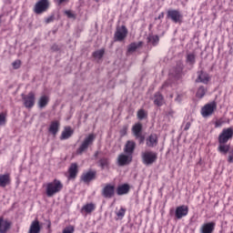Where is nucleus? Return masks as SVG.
Returning a JSON list of instances; mask_svg holds the SVG:
<instances>
[{"instance_id": "1", "label": "nucleus", "mask_w": 233, "mask_h": 233, "mask_svg": "<svg viewBox=\"0 0 233 233\" xmlns=\"http://www.w3.org/2000/svg\"><path fill=\"white\" fill-rule=\"evenodd\" d=\"M63 190V183L60 180L55 179L46 185V194L47 198H53L56 194H59Z\"/></svg>"}, {"instance_id": "2", "label": "nucleus", "mask_w": 233, "mask_h": 233, "mask_svg": "<svg viewBox=\"0 0 233 233\" xmlns=\"http://www.w3.org/2000/svg\"><path fill=\"white\" fill-rule=\"evenodd\" d=\"M94 141H96V135L89 134L81 143L79 147L76 149V154L81 156L83 152H86L88 150V147H91V145H94Z\"/></svg>"}, {"instance_id": "3", "label": "nucleus", "mask_w": 233, "mask_h": 233, "mask_svg": "<svg viewBox=\"0 0 233 233\" xmlns=\"http://www.w3.org/2000/svg\"><path fill=\"white\" fill-rule=\"evenodd\" d=\"M142 163L146 165V167H149V165H154L157 161V153L154 151H145L141 154Z\"/></svg>"}, {"instance_id": "4", "label": "nucleus", "mask_w": 233, "mask_h": 233, "mask_svg": "<svg viewBox=\"0 0 233 233\" xmlns=\"http://www.w3.org/2000/svg\"><path fill=\"white\" fill-rule=\"evenodd\" d=\"M218 109V104L213 101L206 104L200 110L202 117H210L214 112Z\"/></svg>"}, {"instance_id": "5", "label": "nucleus", "mask_w": 233, "mask_h": 233, "mask_svg": "<svg viewBox=\"0 0 233 233\" xmlns=\"http://www.w3.org/2000/svg\"><path fill=\"white\" fill-rule=\"evenodd\" d=\"M233 137V127L224 128L218 135V143H228Z\"/></svg>"}, {"instance_id": "6", "label": "nucleus", "mask_w": 233, "mask_h": 233, "mask_svg": "<svg viewBox=\"0 0 233 233\" xmlns=\"http://www.w3.org/2000/svg\"><path fill=\"white\" fill-rule=\"evenodd\" d=\"M103 198L106 199H112L116 196V186L112 184H106L101 192Z\"/></svg>"}, {"instance_id": "7", "label": "nucleus", "mask_w": 233, "mask_h": 233, "mask_svg": "<svg viewBox=\"0 0 233 233\" xmlns=\"http://www.w3.org/2000/svg\"><path fill=\"white\" fill-rule=\"evenodd\" d=\"M22 99L25 108H33L35 105V95L33 92L28 93V95H22Z\"/></svg>"}, {"instance_id": "8", "label": "nucleus", "mask_w": 233, "mask_h": 233, "mask_svg": "<svg viewBox=\"0 0 233 233\" xmlns=\"http://www.w3.org/2000/svg\"><path fill=\"white\" fill-rule=\"evenodd\" d=\"M127 35H128V29H127V26L122 25L121 27L116 28L114 39L115 41L121 42L126 39Z\"/></svg>"}, {"instance_id": "9", "label": "nucleus", "mask_w": 233, "mask_h": 233, "mask_svg": "<svg viewBox=\"0 0 233 233\" xmlns=\"http://www.w3.org/2000/svg\"><path fill=\"white\" fill-rule=\"evenodd\" d=\"M132 156L128 154L122 153L117 157V166L118 167H127L132 163Z\"/></svg>"}, {"instance_id": "10", "label": "nucleus", "mask_w": 233, "mask_h": 233, "mask_svg": "<svg viewBox=\"0 0 233 233\" xmlns=\"http://www.w3.org/2000/svg\"><path fill=\"white\" fill-rule=\"evenodd\" d=\"M188 216V206L182 205L177 207L175 210V218L177 219H182V218H187Z\"/></svg>"}, {"instance_id": "11", "label": "nucleus", "mask_w": 233, "mask_h": 233, "mask_svg": "<svg viewBox=\"0 0 233 233\" xmlns=\"http://www.w3.org/2000/svg\"><path fill=\"white\" fill-rule=\"evenodd\" d=\"M159 143V138L156 133L149 135L146 138V146L148 148H155V147Z\"/></svg>"}, {"instance_id": "12", "label": "nucleus", "mask_w": 233, "mask_h": 233, "mask_svg": "<svg viewBox=\"0 0 233 233\" xmlns=\"http://www.w3.org/2000/svg\"><path fill=\"white\" fill-rule=\"evenodd\" d=\"M48 8V0H40L35 5V14H43Z\"/></svg>"}, {"instance_id": "13", "label": "nucleus", "mask_w": 233, "mask_h": 233, "mask_svg": "<svg viewBox=\"0 0 233 233\" xmlns=\"http://www.w3.org/2000/svg\"><path fill=\"white\" fill-rule=\"evenodd\" d=\"M167 17L168 19H171L173 23H179L183 15H181V12H179L178 10L170 9L167 11Z\"/></svg>"}, {"instance_id": "14", "label": "nucleus", "mask_w": 233, "mask_h": 233, "mask_svg": "<svg viewBox=\"0 0 233 233\" xmlns=\"http://www.w3.org/2000/svg\"><path fill=\"white\" fill-rule=\"evenodd\" d=\"M12 228V221L0 217V233H6Z\"/></svg>"}, {"instance_id": "15", "label": "nucleus", "mask_w": 233, "mask_h": 233, "mask_svg": "<svg viewBox=\"0 0 233 233\" xmlns=\"http://www.w3.org/2000/svg\"><path fill=\"white\" fill-rule=\"evenodd\" d=\"M96 174L97 172H96L95 170H89L87 172H84L81 176V180L84 183H90V181H94V179H96Z\"/></svg>"}, {"instance_id": "16", "label": "nucleus", "mask_w": 233, "mask_h": 233, "mask_svg": "<svg viewBox=\"0 0 233 233\" xmlns=\"http://www.w3.org/2000/svg\"><path fill=\"white\" fill-rule=\"evenodd\" d=\"M216 230V222L210 221L204 223L200 227V233H213Z\"/></svg>"}, {"instance_id": "17", "label": "nucleus", "mask_w": 233, "mask_h": 233, "mask_svg": "<svg viewBox=\"0 0 233 233\" xmlns=\"http://www.w3.org/2000/svg\"><path fill=\"white\" fill-rule=\"evenodd\" d=\"M132 134L136 139H139L143 134V125L141 123H137L132 127Z\"/></svg>"}, {"instance_id": "18", "label": "nucleus", "mask_w": 233, "mask_h": 233, "mask_svg": "<svg viewBox=\"0 0 233 233\" xmlns=\"http://www.w3.org/2000/svg\"><path fill=\"white\" fill-rule=\"evenodd\" d=\"M135 150H136V142H134V140H128L126 143L124 147L125 154H127L128 156H132Z\"/></svg>"}, {"instance_id": "19", "label": "nucleus", "mask_w": 233, "mask_h": 233, "mask_svg": "<svg viewBox=\"0 0 233 233\" xmlns=\"http://www.w3.org/2000/svg\"><path fill=\"white\" fill-rule=\"evenodd\" d=\"M153 103L157 106H163V105H165V96H163L159 92L155 93L153 96Z\"/></svg>"}, {"instance_id": "20", "label": "nucleus", "mask_w": 233, "mask_h": 233, "mask_svg": "<svg viewBox=\"0 0 233 233\" xmlns=\"http://www.w3.org/2000/svg\"><path fill=\"white\" fill-rule=\"evenodd\" d=\"M130 192V186L128 184H123L116 188L117 196H125Z\"/></svg>"}, {"instance_id": "21", "label": "nucleus", "mask_w": 233, "mask_h": 233, "mask_svg": "<svg viewBox=\"0 0 233 233\" xmlns=\"http://www.w3.org/2000/svg\"><path fill=\"white\" fill-rule=\"evenodd\" d=\"M73 134H74V130H72V127H66L63 130V132L60 136V139L62 141L65 140V139H70V137H72Z\"/></svg>"}, {"instance_id": "22", "label": "nucleus", "mask_w": 233, "mask_h": 233, "mask_svg": "<svg viewBox=\"0 0 233 233\" xmlns=\"http://www.w3.org/2000/svg\"><path fill=\"white\" fill-rule=\"evenodd\" d=\"M140 46H143V42H138V43H131L127 46V56H130V54H134L137 48H140Z\"/></svg>"}, {"instance_id": "23", "label": "nucleus", "mask_w": 233, "mask_h": 233, "mask_svg": "<svg viewBox=\"0 0 233 233\" xmlns=\"http://www.w3.org/2000/svg\"><path fill=\"white\" fill-rule=\"evenodd\" d=\"M198 78H197V83H204V85H207L209 81L208 74L206 72L200 71L198 72Z\"/></svg>"}, {"instance_id": "24", "label": "nucleus", "mask_w": 233, "mask_h": 233, "mask_svg": "<svg viewBox=\"0 0 233 233\" xmlns=\"http://www.w3.org/2000/svg\"><path fill=\"white\" fill-rule=\"evenodd\" d=\"M48 132L53 136H56L57 133L59 132V121L55 120L51 122Z\"/></svg>"}, {"instance_id": "25", "label": "nucleus", "mask_w": 233, "mask_h": 233, "mask_svg": "<svg viewBox=\"0 0 233 233\" xmlns=\"http://www.w3.org/2000/svg\"><path fill=\"white\" fill-rule=\"evenodd\" d=\"M98 167L105 170V168H110V158L104 157L98 160Z\"/></svg>"}, {"instance_id": "26", "label": "nucleus", "mask_w": 233, "mask_h": 233, "mask_svg": "<svg viewBox=\"0 0 233 233\" xmlns=\"http://www.w3.org/2000/svg\"><path fill=\"white\" fill-rule=\"evenodd\" d=\"M218 150L220 154L227 156V154L230 152V145H228L227 143H218Z\"/></svg>"}, {"instance_id": "27", "label": "nucleus", "mask_w": 233, "mask_h": 233, "mask_svg": "<svg viewBox=\"0 0 233 233\" xmlns=\"http://www.w3.org/2000/svg\"><path fill=\"white\" fill-rule=\"evenodd\" d=\"M68 172H69L68 179H76L77 176V165L76 163L71 164L69 167Z\"/></svg>"}, {"instance_id": "28", "label": "nucleus", "mask_w": 233, "mask_h": 233, "mask_svg": "<svg viewBox=\"0 0 233 233\" xmlns=\"http://www.w3.org/2000/svg\"><path fill=\"white\" fill-rule=\"evenodd\" d=\"M186 63L188 65V66H191V68L196 65V54L189 53L186 56Z\"/></svg>"}, {"instance_id": "29", "label": "nucleus", "mask_w": 233, "mask_h": 233, "mask_svg": "<svg viewBox=\"0 0 233 233\" xmlns=\"http://www.w3.org/2000/svg\"><path fill=\"white\" fill-rule=\"evenodd\" d=\"M41 232V226L39 225V220H35L32 222L29 233H39Z\"/></svg>"}, {"instance_id": "30", "label": "nucleus", "mask_w": 233, "mask_h": 233, "mask_svg": "<svg viewBox=\"0 0 233 233\" xmlns=\"http://www.w3.org/2000/svg\"><path fill=\"white\" fill-rule=\"evenodd\" d=\"M10 183V175H0V187H5Z\"/></svg>"}, {"instance_id": "31", "label": "nucleus", "mask_w": 233, "mask_h": 233, "mask_svg": "<svg viewBox=\"0 0 233 233\" xmlns=\"http://www.w3.org/2000/svg\"><path fill=\"white\" fill-rule=\"evenodd\" d=\"M94 210H96V204L94 203L86 204L82 207V211L86 212V214H90L94 212Z\"/></svg>"}, {"instance_id": "32", "label": "nucleus", "mask_w": 233, "mask_h": 233, "mask_svg": "<svg viewBox=\"0 0 233 233\" xmlns=\"http://www.w3.org/2000/svg\"><path fill=\"white\" fill-rule=\"evenodd\" d=\"M48 101H50L48 96H42L40 97V99L38 100V106H39V108H45V106H46L48 105Z\"/></svg>"}, {"instance_id": "33", "label": "nucleus", "mask_w": 233, "mask_h": 233, "mask_svg": "<svg viewBox=\"0 0 233 233\" xmlns=\"http://www.w3.org/2000/svg\"><path fill=\"white\" fill-rule=\"evenodd\" d=\"M137 117L139 121H143V119H147V117H148V112L145 109H139L137 113Z\"/></svg>"}, {"instance_id": "34", "label": "nucleus", "mask_w": 233, "mask_h": 233, "mask_svg": "<svg viewBox=\"0 0 233 233\" xmlns=\"http://www.w3.org/2000/svg\"><path fill=\"white\" fill-rule=\"evenodd\" d=\"M147 43H150L151 45H153V46H156V45L159 43V36L149 35L147 36Z\"/></svg>"}, {"instance_id": "35", "label": "nucleus", "mask_w": 233, "mask_h": 233, "mask_svg": "<svg viewBox=\"0 0 233 233\" xmlns=\"http://www.w3.org/2000/svg\"><path fill=\"white\" fill-rule=\"evenodd\" d=\"M205 94H207V87L200 86L197 91V97L203 99V97H205Z\"/></svg>"}, {"instance_id": "36", "label": "nucleus", "mask_w": 233, "mask_h": 233, "mask_svg": "<svg viewBox=\"0 0 233 233\" xmlns=\"http://www.w3.org/2000/svg\"><path fill=\"white\" fill-rule=\"evenodd\" d=\"M125 214H127V208L123 207L116 212V216L118 218V219H123L125 218Z\"/></svg>"}, {"instance_id": "37", "label": "nucleus", "mask_w": 233, "mask_h": 233, "mask_svg": "<svg viewBox=\"0 0 233 233\" xmlns=\"http://www.w3.org/2000/svg\"><path fill=\"white\" fill-rule=\"evenodd\" d=\"M103 56H105V49H99L93 53V57H96V59H101Z\"/></svg>"}, {"instance_id": "38", "label": "nucleus", "mask_w": 233, "mask_h": 233, "mask_svg": "<svg viewBox=\"0 0 233 233\" xmlns=\"http://www.w3.org/2000/svg\"><path fill=\"white\" fill-rule=\"evenodd\" d=\"M6 125V114L1 113L0 114V127H5Z\"/></svg>"}, {"instance_id": "39", "label": "nucleus", "mask_w": 233, "mask_h": 233, "mask_svg": "<svg viewBox=\"0 0 233 233\" xmlns=\"http://www.w3.org/2000/svg\"><path fill=\"white\" fill-rule=\"evenodd\" d=\"M177 66L175 76L176 77H179V76H181V72H183V64H178Z\"/></svg>"}, {"instance_id": "40", "label": "nucleus", "mask_w": 233, "mask_h": 233, "mask_svg": "<svg viewBox=\"0 0 233 233\" xmlns=\"http://www.w3.org/2000/svg\"><path fill=\"white\" fill-rule=\"evenodd\" d=\"M75 230L76 228H74V226H67L63 229L62 233H74Z\"/></svg>"}, {"instance_id": "41", "label": "nucleus", "mask_w": 233, "mask_h": 233, "mask_svg": "<svg viewBox=\"0 0 233 233\" xmlns=\"http://www.w3.org/2000/svg\"><path fill=\"white\" fill-rule=\"evenodd\" d=\"M13 68H15V70H17V68H21V60H15V62H13Z\"/></svg>"}, {"instance_id": "42", "label": "nucleus", "mask_w": 233, "mask_h": 233, "mask_svg": "<svg viewBox=\"0 0 233 233\" xmlns=\"http://www.w3.org/2000/svg\"><path fill=\"white\" fill-rule=\"evenodd\" d=\"M168 86H172V80H170V79L167 80V81L162 85V88H168Z\"/></svg>"}, {"instance_id": "43", "label": "nucleus", "mask_w": 233, "mask_h": 233, "mask_svg": "<svg viewBox=\"0 0 233 233\" xmlns=\"http://www.w3.org/2000/svg\"><path fill=\"white\" fill-rule=\"evenodd\" d=\"M66 15H67L69 19H76V15H74V13L71 11H66Z\"/></svg>"}, {"instance_id": "44", "label": "nucleus", "mask_w": 233, "mask_h": 233, "mask_svg": "<svg viewBox=\"0 0 233 233\" xmlns=\"http://www.w3.org/2000/svg\"><path fill=\"white\" fill-rule=\"evenodd\" d=\"M228 163H233V149L228 152Z\"/></svg>"}, {"instance_id": "45", "label": "nucleus", "mask_w": 233, "mask_h": 233, "mask_svg": "<svg viewBox=\"0 0 233 233\" xmlns=\"http://www.w3.org/2000/svg\"><path fill=\"white\" fill-rule=\"evenodd\" d=\"M223 125V120L218 119L215 122V128H219V127H222Z\"/></svg>"}, {"instance_id": "46", "label": "nucleus", "mask_w": 233, "mask_h": 233, "mask_svg": "<svg viewBox=\"0 0 233 233\" xmlns=\"http://www.w3.org/2000/svg\"><path fill=\"white\" fill-rule=\"evenodd\" d=\"M164 17H165V13H160L159 15H158V16L157 17H156L155 19H156V21H157V19L158 20H161V19H164Z\"/></svg>"}, {"instance_id": "47", "label": "nucleus", "mask_w": 233, "mask_h": 233, "mask_svg": "<svg viewBox=\"0 0 233 233\" xmlns=\"http://www.w3.org/2000/svg\"><path fill=\"white\" fill-rule=\"evenodd\" d=\"M52 21H54V16H49L46 19V23H52Z\"/></svg>"}, {"instance_id": "48", "label": "nucleus", "mask_w": 233, "mask_h": 233, "mask_svg": "<svg viewBox=\"0 0 233 233\" xmlns=\"http://www.w3.org/2000/svg\"><path fill=\"white\" fill-rule=\"evenodd\" d=\"M190 128V122L186 123L184 130H188Z\"/></svg>"}, {"instance_id": "49", "label": "nucleus", "mask_w": 233, "mask_h": 233, "mask_svg": "<svg viewBox=\"0 0 233 233\" xmlns=\"http://www.w3.org/2000/svg\"><path fill=\"white\" fill-rule=\"evenodd\" d=\"M66 0H55L56 3H57V5H63V3H65Z\"/></svg>"}, {"instance_id": "50", "label": "nucleus", "mask_w": 233, "mask_h": 233, "mask_svg": "<svg viewBox=\"0 0 233 233\" xmlns=\"http://www.w3.org/2000/svg\"><path fill=\"white\" fill-rule=\"evenodd\" d=\"M138 139H140V143H143V141H145V137L143 136V134L141 135V137H138Z\"/></svg>"}, {"instance_id": "51", "label": "nucleus", "mask_w": 233, "mask_h": 233, "mask_svg": "<svg viewBox=\"0 0 233 233\" xmlns=\"http://www.w3.org/2000/svg\"><path fill=\"white\" fill-rule=\"evenodd\" d=\"M125 134H127V129H123V130L121 131V135H122V136H125Z\"/></svg>"}, {"instance_id": "52", "label": "nucleus", "mask_w": 233, "mask_h": 233, "mask_svg": "<svg viewBox=\"0 0 233 233\" xmlns=\"http://www.w3.org/2000/svg\"><path fill=\"white\" fill-rule=\"evenodd\" d=\"M97 156H99V152L96 151V152L95 153V157H97Z\"/></svg>"}, {"instance_id": "53", "label": "nucleus", "mask_w": 233, "mask_h": 233, "mask_svg": "<svg viewBox=\"0 0 233 233\" xmlns=\"http://www.w3.org/2000/svg\"><path fill=\"white\" fill-rule=\"evenodd\" d=\"M95 1H96V3H99L100 0H95Z\"/></svg>"}, {"instance_id": "54", "label": "nucleus", "mask_w": 233, "mask_h": 233, "mask_svg": "<svg viewBox=\"0 0 233 233\" xmlns=\"http://www.w3.org/2000/svg\"><path fill=\"white\" fill-rule=\"evenodd\" d=\"M231 233H233V232H231Z\"/></svg>"}]
</instances>
